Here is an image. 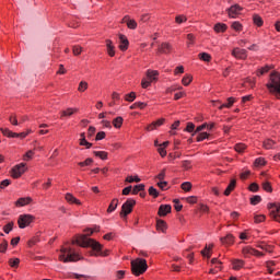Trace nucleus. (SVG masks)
<instances>
[{"instance_id": "nucleus-1", "label": "nucleus", "mask_w": 280, "mask_h": 280, "mask_svg": "<svg viewBox=\"0 0 280 280\" xmlns=\"http://www.w3.org/2000/svg\"><path fill=\"white\" fill-rule=\"evenodd\" d=\"M72 244H78L81 248H92L93 252L90 254L92 257H108V250L102 252L104 245L93 238H88L86 235H80Z\"/></svg>"}, {"instance_id": "nucleus-2", "label": "nucleus", "mask_w": 280, "mask_h": 280, "mask_svg": "<svg viewBox=\"0 0 280 280\" xmlns=\"http://www.w3.org/2000/svg\"><path fill=\"white\" fill-rule=\"evenodd\" d=\"M269 93L276 95L277 100H280V73L273 71L270 73L269 82L267 83Z\"/></svg>"}, {"instance_id": "nucleus-3", "label": "nucleus", "mask_w": 280, "mask_h": 280, "mask_svg": "<svg viewBox=\"0 0 280 280\" xmlns=\"http://www.w3.org/2000/svg\"><path fill=\"white\" fill-rule=\"evenodd\" d=\"M59 259L60 261H63V264H69V261H80L81 258L75 249L71 247H62Z\"/></svg>"}, {"instance_id": "nucleus-4", "label": "nucleus", "mask_w": 280, "mask_h": 280, "mask_svg": "<svg viewBox=\"0 0 280 280\" xmlns=\"http://www.w3.org/2000/svg\"><path fill=\"white\" fill-rule=\"evenodd\" d=\"M148 270V261L143 258L131 260V272L136 277H140Z\"/></svg>"}, {"instance_id": "nucleus-5", "label": "nucleus", "mask_w": 280, "mask_h": 280, "mask_svg": "<svg viewBox=\"0 0 280 280\" xmlns=\"http://www.w3.org/2000/svg\"><path fill=\"white\" fill-rule=\"evenodd\" d=\"M147 79H142V81H141L142 89H148V86H150V84H152V82H156V80H159V71L147 70Z\"/></svg>"}, {"instance_id": "nucleus-6", "label": "nucleus", "mask_w": 280, "mask_h": 280, "mask_svg": "<svg viewBox=\"0 0 280 280\" xmlns=\"http://www.w3.org/2000/svg\"><path fill=\"white\" fill-rule=\"evenodd\" d=\"M137 205V201L135 199H127V201L122 205L120 217L126 218L127 215H130L132 213V208Z\"/></svg>"}, {"instance_id": "nucleus-7", "label": "nucleus", "mask_w": 280, "mask_h": 280, "mask_svg": "<svg viewBox=\"0 0 280 280\" xmlns=\"http://www.w3.org/2000/svg\"><path fill=\"white\" fill-rule=\"evenodd\" d=\"M35 218L32 214H21L18 219V224L20 229H26L30 226L32 222H34Z\"/></svg>"}, {"instance_id": "nucleus-8", "label": "nucleus", "mask_w": 280, "mask_h": 280, "mask_svg": "<svg viewBox=\"0 0 280 280\" xmlns=\"http://www.w3.org/2000/svg\"><path fill=\"white\" fill-rule=\"evenodd\" d=\"M268 209L270 210V217L276 220V222H280V202L268 203Z\"/></svg>"}, {"instance_id": "nucleus-9", "label": "nucleus", "mask_w": 280, "mask_h": 280, "mask_svg": "<svg viewBox=\"0 0 280 280\" xmlns=\"http://www.w3.org/2000/svg\"><path fill=\"white\" fill-rule=\"evenodd\" d=\"M26 170L27 168L25 167V163L15 165L11 171L12 178H21V176L25 174Z\"/></svg>"}, {"instance_id": "nucleus-10", "label": "nucleus", "mask_w": 280, "mask_h": 280, "mask_svg": "<svg viewBox=\"0 0 280 280\" xmlns=\"http://www.w3.org/2000/svg\"><path fill=\"white\" fill-rule=\"evenodd\" d=\"M242 10H244L240 4H234L231 8L226 9L228 15L230 19H237L240 14L242 13Z\"/></svg>"}, {"instance_id": "nucleus-11", "label": "nucleus", "mask_w": 280, "mask_h": 280, "mask_svg": "<svg viewBox=\"0 0 280 280\" xmlns=\"http://www.w3.org/2000/svg\"><path fill=\"white\" fill-rule=\"evenodd\" d=\"M232 56H234V58H237V60H246V58H248V52L246 51V49L234 48L232 50Z\"/></svg>"}, {"instance_id": "nucleus-12", "label": "nucleus", "mask_w": 280, "mask_h": 280, "mask_svg": "<svg viewBox=\"0 0 280 280\" xmlns=\"http://www.w3.org/2000/svg\"><path fill=\"white\" fill-rule=\"evenodd\" d=\"M243 255H245V257H248V255H254L255 257H264V253H261L250 246H246L243 248Z\"/></svg>"}, {"instance_id": "nucleus-13", "label": "nucleus", "mask_w": 280, "mask_h": 280, "mask_svg": "<svg viewBox=\"0 0 280 280\" xmlns=\"http://www.w3.org/2000/svg\"><path fill=\"white\" fill-rule=\"evenodd\" d=\"M167 213H172V206L161 205L158 211V215H160L161 218H165Z\"/></svg>"}, {"instance_id": "nucleus-14", "label": "nucleus", "mask_w": 280, "mask_h": 280, "mask_svg": "<svg viewBox=\"0 0 280 280\" xmlns=\"http://www.w3.org/2000/svg\"><path fill=\"white\" fill-rule=\"evenodd\" d=\"M130 43L128 42V37L126 35L120 34L119 35V49L121 51H126L128 49V46Z\"/></svg>"}, {"instance_id": "nucleus-15", "label": "nucleus", "mask_w": 280, "mask_h": 280, "mask_svg": "<svg viewBox=\"0 0 280 280\" xmlns=\"http://www.w3.org/2000/svg\"><path fill=\"white\" fill-rule=\"evenodd\" d=\"M220 242L223 246H231L235 243V236H233V234H228L226 236L221 237Z\"/></svg>"}, {"instance_id": "nucleus-16", "label": "nucleus", "mask_w": 280, "mask_h": 280, "mask_svg": "<svg viewBox=\"0 0 280 280\" xmlns=\"http://www.w3.org/2000/svg\"><path fill=\"white\" fill-rule=\"evenodd\" d=\"M172 51V45L167 42L162 43L158 48V54H170Z\"/></svg>"}, {"instance_id": "nucleus-17", "label": "nucleus", "mask_w": 280, "mask_h": 280, "mask_svg": "<svg viewBox=\"0 0 280 280\" xmlns=\"http://www.w3.org/2000/svg\"><path fill=\"white\" fill-rule=\"evenodd\" d=\"M0 131L2 132V135L4 137H9V139H16V138H20L19 133L18 132H14L8 128H0Z\"/></svg>"}, {"instance_id": "nucleus-18", "label": "nucleus", "mask_w": 280, "mask_h": 280, "mask_svg": "<svg viewBox=\"0 0 280 280\" xmlns=\"http://www.w3.org/2000/svg\"><path fill=\"white\" fill-rule=\"evenodd\" d=\"M163 124H165V118H161L156 121H153L151 125L147 127V130L149 131L156 130L159 127L163 126Z\"/></svg>"}, {"instance_id": "nucleus-19", "label": "nucleus", "mask_w": 280, "mask_h": 280, "mask_svg": "<svg viewBox=\"0 0 280 280\" xmlns=\"http://www.w3.org/2000/svg\"><path fill=\"white\" fill-rule=\"evenodd\" d=\"M122 23H126L127 27L129 30H135L137 27V21L135 20H131L129 15H126L124 19H122Z\"/></svg>"}, {"instance_id": "nucleus-20", "label": "nucleus", "mask_w": 280, "mask_h": 280, "mask_svg": "<svg viewBox=\"0 0 280 280\" xmlns=\"http://www.w3.org/2000/svg\"><path fill=\"white\" fill-rule=\"evenodd\" d=\"M107 54L113 58L115 56V45H113V40L106 39Z\"/></svg>"}, {"instance_id": "nucleus-21", "label": "nucleus", "mask_w": 280, "mask_h": 280, "mask_svg": "<svg viewBox=\"0 0 280 280\" xmlns=\"http://www.w3.org/2000/svg\"><path fill=\"white\" fill-rule=\"evenodd\" d=\"M66 200L70 205H82V202H80L78 198L71 195V192L66 194Z\"/></svg>"}, {"instance_id": "nucleus-22", "label": "nucleus", "mask_w": 280, "mask_h": 280, "mask_svg": "<svg viewBox=\"0 0 280 280\" xmlns=\"http://www.w3.org/2000/svg\"><path fill=\"white\" fill-rule=\"evenodd\" d=\"M32 202V198L25 197V198H20L16 200L15 206L16 207H25V205H30Z\"/></svg>"}, {"instance_id": "nucleus-23", "label": "nucleus", "mask_w": 280, "mask_h": 280, "mask_svg": "<svg viewBox=\"0 0 280 280\" xmlns=\"http://www.w3.org/2000/svg\"><path fill=\"white\" fill-rule=\"evenodd\" d=\"M156 229L158 231H162V233H165V231H167V223L160 219L156 221Z\"/></svg>"}, {"instance_id": "nucleus-24", "label": "nucleus", "mask_w": 280, "mask_h": 280, "mask_svg": "<svg viewBox=\"0 0 280 280\" xmlns=\"http://www.w3.org/2000/svg\"><path fill=\"white\" fill-rule=\"evenodd\" d=\"M235 185H237V182L235 179H232L230 185L224 190V196H231V191H233V189H235Z\"/></svg>"}, {"instance_id": "nucleus-25", "label": "nucleus", "mask_w": 280, "mask_h": 280, "mask_svg": "<svg viewBox=\"0 0 280 280\" xmlns=\"http://www.w3.org/2000/svg\"><path fill=\"white\" fill-rule=\"evenodd\" d=\"M261 187L268 194L272 192V184L268 179H262Z\"/></svg>"}, {"instance_id": "nucleus-26", "label": "nucleus", "mask_w": 280, "mask_h": 280, "mask_svg": "<svg viewBox=\"0 0 280 280\" xmlns=\"http://www.w3.org/2000/svg\"><path fill=\"white\" fill-rule=\"evenodd\" d=\"M233 104H235V97H229L228 103L221 104L219 106V110H222V108H231V106H233Z\"/></svg>"}, {"instance_id": "nucleus-27", "label": "nucleus", "mask_w": 280, "mask_h": 280, "mask_svg": "<svg viewBox=\"0 0 280 280\" xmlns=\"http://www.w3.org/2000/svg\"><path fill=\"white\" fill-rule=\"evenodd\" d=\"M232 266L234 270H241V268H244V260L235 259L232 261Z\"/></svg>"}, {"instance_id": "nucleus-28", "label": "nucleus", "mask_w": 280, "mask_h": 280, "mask_svg": "<svg viewBox=\"0 0 280 280\" xmlns=\"http://www.w3.org/2000/svg\"><path fill=\"white\" fill-rule=\"evenodd\" d=\"M118 205H119V199H113L107 209V213H113V211H115V209H117Z\"/></svg>"}, {"instance_id": "nucleus-29", "label": "nucleus", "mask_w": 280, "mask_h": 280, "mask_svg": "<svg viewBox=\"0 0 280 280\" xmlns=\"http://www.w3.org/2000/svg\"><path fill=\"white\" fill-rule=\"evenodd\" d=\"M113 126L114 128H121V126H124V118L121 116L116 117L113 120Z\"/></svg>"}, {"instance_id": "nucleus-30", "label": "nucleus", "mask_w": 280, "mask_h": 280, "mask_svg": "<svg viewBox=\"0 0 280 280\" xmlns=\"http://www.w3.org/2000/svg\"><path fill=\"white\" fill-rule=\"evenodd\" d=\"M93 154L102 161H106V159H108V153L106 151H94Z\"/></svg>"}, {"instance_id": "nucleus-31", "label": "nucleus", "mask_w": 280, "mask_h": 280, "mask_svg": "<svg viewBox=\"0 0 280 280\" xmlns=\"http://www.w3.org/2000/svg\"><path fill=\"white\" fill-rule=\"evenodd\" d=\"M253 22L255 25H257V27H261V25H264V20L257 14L253 15Z\"/></svg>"}, {"instance_id": "nucleus-32", "label": "nucleus", "mask_w": 280, "mask_h": 280, "mask_svg": "<svg viewBox=\"0 0 280 280\" xmlns=\"http://www.w3.org/2000/svg\"><path fill=\"white\" fill-rule=\"evenodd\" d=\"M145 106H148V103L137 102V103H133V104L130 106V109H131V110H135V108H140L141 110H143V108H145Z\"/></svg>"}, {"instance_id": "nucleus-33", "label": "nucleus", "mask_w": 280, "mask_h": 280, "mask_svg": "<svg viewBox=\"0 0 280 280\" xmlns=\"http://www.w3.org/2000/svg\"><path fill=\"white\" fill-rule=\"evenodd\" d=\"M73 113H78V108H68L63 112H61V117H71Z\"/></svg>"}, {"instance_id": "nucleus-34", "label": "nucleus", "mask_w": 280, "mask_h": 280, "mask_svg": "<svg viewBox=\"0 0 280 280\" xmlns=\"http://www.w3.org/2000/svg\"><path fill=\"white\" fill-rule=\"evenodd\" d=\"M275 143L276 142L273 140L267 139V140L264 141V148L266 150H272L275 148Z\"/></svg>"}, {"instance_id": "nucleus-35", "label": "nucleus", "mask_w": 280, "mask_h": 280, "mask_svg": "<svg viewBox=\"0 0 280 280\" xmlns=\"http://www.w3.org/2000/svg\"><path fill=\"white\" fill-rule=\"evenodd\" d=\"M199 59L202 60L203 62H211V55L207 52H200L198 55Z\"/></svg>"}, {"instance_id": "nucleus-36", "label": "nucleus", "mask_w": 280, "mask_h": 280, "mask_svg": "<svg viewBox=\"0 0 280 280\" xmlns=\"http://www.w3.org/2000/svg\"><path fill=\"white\" fill-rule=\"evenodd\" d=\"M145 189V185L140 184V185H136L132 189V194L133 196H137V194H139V191H143Z\"/></svg>"}, {"instance_id": "nucleus-37", "label": "nucleus", "mask_w": 280, "mask_h": 280, "mask_svg": "<svg viewBox=\"0 0 280 280\" xmlns=\"http://www.w3.org/2000/svg\"><path fill=\"white\" fill-rule=\"evenodd\" d=\"M86 89H89V83L86 81H81L79 83V88H78V91L80 93H84V91H86Z\"/></svg>"}, {"instance_id": "nucleus-38", "label": "nucleus", "mask_w": 280, "mask_h": 280, "mask_svg": "<svg viewBox=\"0 0 280 280\" xmlns=\"http://www.w3.org/2000/svg\"><path fill=\"white\" fill-rule=\"evenodd\" d=\"M192 80H194V78L191 75L187 74L182 79V83L184 84V86H189V84H191Z\"/></svg>"}, {"instance_id": "nucleus-39", "label": "nucleus", "mask_w": 280, "mask_h": 280, "mask_svg": "<svg viewBox=\"0 0 280 280\" xmlns=\"http://www.w3.org/2000/svg\"><path fill=\"white\" fill-rule=\"evenodd\" d=\"M214 32H226V24L218 23L214 25Z\"/></svg>"}, {"instance_id": "nucleus-40", "label": "nucleus", "mask_w": 280, "mask_h": 280, "mask_svg": "<svg viewBox=\"0 0 280 280\" xmlns=\"http://www.w3.org/2000/svg\"><path fill=\"white\" fill-rule=\"evenodd\" d=\"M191 182H184L182 185H180V188L183 189V191H191Z\"/></svg>"}, {"instance_id": "nucleus-41", "label": "nucleus", "mask_w": 280, "mask_h": 280, "mask_svg": "<svg viewBox=\"0 0 280 280\" xmlns=\"http://www.w3.org/2000/svg\"><path fill=\"white\" fill-rule=\"evenodd\" d=\"M19 264H21V260L19 258L9 259V265L11 266V268H19Z\"/></svg>"}, {"instance_id": "nucleus-42", "label": "nucleus", "mask_w": 280, "mask_h": 280, "mask_svg": "<svg viewBox=\"0 0 280 280\" xmlns=\"http://www.w3.org/2000/svg\"><path fill=\"white\" fill-rule=\"evenodd\" d=\"M260 202H261V196L259 195H256L250 198V205L253 206L259 205Z\"/></svg>"}, {"instance_id": "nucleus-43", "label": "nucleus", "mask_w": 280, "mask_h": 280, "mask_svg": "<svg viewBox=\"0 0 280 280\" xmlns=\"http://www.w3.org/2000/svg\"><path fill=\"white\" fill-rule=\"evenodd\" d=\"M14 229V222H9L7 225L3 226V232L10 234V232Z\"/></svg>"}, {"instance_id": "nucleus-44", "label": "nucleus", "mask_w": 280, "mask_h": 280, "mask_svg": "<svg viewBox=\"0 0 280 280\" xmlns=\"http://www.w3.org/2000/svg\"><path fill=\"white\" fill-rule=\"evenodd\" d=\"M234 150L238 153H242L246 150V144L237 143V144H235Z\"/></svg>"}, {"instance_id": "nucleus-45", "label": "nucleus", "mask_w": 280, "mask_h": 280, "mask_svg": "<svg viewBox=\"0 0 280 280\" xmlns=\"http://www.w3.org/2000/svg\"><path fill=\"white\" fill-rule=\"evenodd\" d=\"M80 145H85L86 150L93 148V143L86 141V138H81L80 139Z\"/></svg>"}, {"instance_id": "nucleus-46", "label": "nucleus", "mask_w": 280, "mask_h": 280, "mask_svg": "<svg viewBox=\"0 0 280 280\" xmlns=\"http://www.w3.org/2000/svg\"><path fill=\"white\" fill-rule=\"evenodd\" d=\"M125 100H126V102H132L133 100H137V93L131 92L129 94H126Z\"/></svg>"}, {"instance_id": "nucleus-47", "label": "nucleus", "mask_w": 280, "mask_h": 280, "mask_svg": "<svg viewBox=\"0 0 280 280\" xmlns=\"http://www.w3.org/2000/svg\"><path fill=\"white\" fill-rule=\"evenodd\" d=\"M175 22L180 25L182 23H187V16L185 15H177L175 18Z\"/></svg>"}, {"instance_id": "nucleus-48", "label": "nucleus", "mask_w": 280, "mask_h": 280, "mask_svg": "<svg viewBox=\"0 0 280 280\" xmlns=\"http://www.w3.org/2000/svg\"><path fill=\"white\" fill-rule=\"evenodd\" d=\"M231 27L234 28L235 32H242V30H243L242 23H240V22H233Z\"/></svg>"}, {"instance_id": "nucleus-49", "label": "nucleus", "mask_w": 280, "mask_h": 280, "mask_svg": "<svg viewBox=\"0 0 280 280\" xmlns=\"http://www.w3.org/2000/svg\"><path fill=\"white\" fill-rule=\"evenodd\" d=\"M149 195H151L153 198H159V190H156V188H154V186H151L149 188Z\"/></svg>"}, {"instance_id": "nucleus-50", "label": "nucleus", "mask_w": 280, "mask_h": 280, "mask_svg": "<svg viewBox=\"0 0 280 280\" xmlns=\"http://www.w3.org/2000/svg\"><path fill=\"white\" fill-rule=\"evenodd\" d=\"M92 163H93V159L88 158L85 161L79 162V165H80V167H86V166L91 165Z\"/></svg>"}, {"instance_id": "nucleus-51", "label": "nucleus", "mask_w": 280, "mask_h": 280, "mask_svg": "<svg viewBox=\"0 0 280 280\" xmlns=\"http://www.w3.org/2000/svg\"><path fill=\"white\" fill-rule=\"evenodd\" d=\"M255 223L260 224V222H264L266 220V215L264 214H257L254 217Z\"/></svg>"}, {"instance_id": "nucleus-52", "label": "nucleus", "mask_w": 280, "mask_h": 280, "mask_svg": "<svg viewBox=\"0 0 280 280\" xmlns=\"http://www.w3.org/2000/svg\"><path fill=\"white\" fill-rule=\"evenodd\" d=\"M5 250H8V241L2 240V242L0 243V253H5Z\"/></svg>"}, {"instance_id": "nucleus-53", "label": "nucleus", "mask_w": 280, "mask_h": 280, "mask_svg": "<svg viewBox=\"0 0 280 280\" xmlns=\"http://www.w3.org/2000/svg\"><path fill=\"white\" fill-rule=\"evenodd\" d=\"M205 139H209V133H207V132H200V133L197 136V141H198V142L205 141Z\"/></svg>"}, {"instance_id": "nucleus-54", "label": "nucleus", "mask_w": 280, "mask_h": 280, "mask_svg": "<svg viewBox=\"0 0 280 280\" xmlns=\"http://www.w3.org/2000/svg\"><path fill=\"white\" fill-rule=\"evenodd\" d=\"M258 248H260L261 250H265V253H272V248L267 244H260L258 245Z\"/></svg>"}, {"instance_id": "nucleus-55", "label": "nucleus", "mask_w": 280, "mask_h": 280, "mask_svg": "<svg viewBox=\"0 0 280 280\" xmlns=\"http://www.w3.org/2000/svg\"><path fill=\"white\" fill-rule=\"evenodd\" d=\"M195 129H196V125H194V122H187V126L184 130L185 132H194Z\"/></svg>"}, {"instance_id": "nucleus-56", "label": "nucleus", "mask_w": 280, "mask_h": 280, "mask_svg": "<svg viewBox=\"0 0 280 280\" xmlns=\"http://www.w3.org/2000/svg\"><path fill=\"white\" fill-rule=\"evenodd\" d=\"M158 187L162 190V191H167V182L162 180L158 183Z\"/></svg>"}, {"instance_id": "nucleus-57", "label": "nucleus", "mask_w": 280, "mask_h": 280, "mask_svg": "<svg viewBox=\"0 0 280 280\" xmlns=\"http://www.w3.org/2000/svg\"><path fill=\"white\" fill-rule=\"evenodd\" d=\"M256 167L266 165V160L264 158H258L255 160Z\"/></svg>"}, {"instance_id": "nucleus-58", "label": "nucleus", "mask_w": 280, "mask_h": 280, "mask_svg": "<svg viewBox=\"0 0 280 280\" xmlns=\"http://www.w3.org/2000/svg\"><path fill=\"white\" fill-rule=\"evenodd\" d=\"M196 39V37L194 36V34H188L187 35V47H191V45H194V40Z\"/></svg>"}, {"instance_id": "nucleus-59", "label": "nucleus", "mask_w": 280, "mask_h": 280, "mask_svg": "<svg viewBox=\"0 0 280 280\" xmlns=\"http://www.w3.org/2000/svg\"><path fill=\"white\" fill-rule=\"evenodd\" d=\"M158 152L159 154L164 158V156H167V151L165 150V147L161 145L158 148Z\"/></svg>"}, {"instance_id": "nucleus-60", "label": "nucleus", "mask_w": 280, "mask_h": 280, "mask_svg": "<svg viewBox=\"0 0 280 280\" xmlns=\"http://www.w3.org/2000/svg\"><path fill=\"white\" fill-rule=\"evenodd\" d=\"M174 208L176 211H183V205H180V201L178 199H174Z\"/></svg>"}, {"instance_id": "nucleus-61", "label": "nucleus", "mask_w": 280, "mask_h": 280, "mask_svg": "<svg viewBox=\"0 0 280 280\" xmlns=\"http://www.w3.org/2000/svg\"><path fill=\"white\" fill-rule=\"evenodd\" d=\"M72 51H73L74 56H80L82 54V47L73 46Z\"/></svg>"}, {"instance_id": "nucleus-62", "label": "nucleus", "mask_w": 280, "mask_h": 280, "mask_svg": "<svg viewBox=\"0 0 280 280\" xmlns=\"http://www.w3.org/2000/svg\"><path fill=\"white\" fill-rule=\"evenodd\" d=\"M268 71H270V67L266 66L257 72V75H264V73H268Z\"/></svg>"}, {"instance_id": "nucleus-63", "label": "nucleus", "mask_w": 280, "mask_h": 280, "mask_svg": "<svg viewBox=\"0 0 280 280\" xmlns=\"http://www.w3.org/2000/svg\"><path fill=\"white\" fill-rule=\"evenodd\" d=\"M32 156H34V151L30 150L26 152V154L24 155V160L25 161H31Z\"/></svg>"}, {"instance_id": "nucleus-64", "label": "nucleus", "mask_w": 280, "mask_h": 280, "mask_svg": "<svg viewBox=\"0 0 280 280\" xmlns=\"http://www.w3.org/2000/svg\"><path fill=\"white\" fill-rule=\"evenodd\" d=\"M158 180H165V170H162L160 174L156 175Z\"/></svg>"}]
</instances>
